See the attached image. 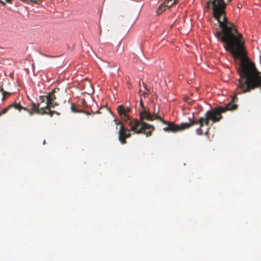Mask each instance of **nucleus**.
<instances>
[{
	"mask_svg": "<svg viewBox=\"0 0 261 261\" xmlns=\"http://www.w3.org/2000/svg\"><path fill=\"white\" fill-rule=\"evenodd\" d=\"M227 5L224 1H207L206 7L208 8L212 6L213 16L221 29L215 33V36L223 43L226 51L234 58L241 60L238 69L240 76L237 92L239 94L261 87V75L255 64L246 57L245 41L242 34L226 18L225 10Z\"/></svg>",
	"mask_w": 261,
	"mask_h": 261,
	"instance_id": "obj_1",
	"label": "nucleus"
},
{
	"mask_svg": "<svg viewBox=\"0 0 261 261\" xmlns=\"http://www.w3.org/2000/svg\"><path fill=\"white\" fill-rule=\"evenodd\" d=\"M59 91V88H55L47 95L40 96L39 97L40 102L37 104L33 102L30 109L22 107L20 103L16 102L10 105V108L14 107L19 111L21 110H24L28 111L31 115L36 113L40 115L48 114L50 116H53L54 114L59 115L60 113L58 112L50 110L51 108H54L56 106L59 105V103L55 101L56 99L55 93Z\"/></svg>",
	"mask_w": 261,
	"mask_h": 261,
	"instance_id": "obj_2",
	"label": "nucleus"
},
{
	"mask_svg": "<svg viewBox=\"0 0 261 261\" xmlns=\"http://www.w3.org/2000/svg\"><path fill=\"white\" fill-rule=\"evenodd\" d=\"M139 119H134L129 121V126L131 130L137 134H144L146 137H149L154 130V127L147 123L145 121H152L154 119L160 120L161 117L159 115V109L156 112L154 110L151 114L148 109L141 110L139 113Z\"/></svg>",
	"mask_w": 261,
	"mask_h": 261,
	"instance_id": "obj_3",
	"label": "nucleus"
},
{
	"mask_svg": "<svg viewBox=\"0 0 261 261\" xmlns=\"http://www.w3.org/2000/svg\"><path fill=\"white\" fill-rule=\"evenodd\" d=\"M159 120L163 124L166 125V126L163 128V130L165 132L176 133L189 128V125L188 122L181 123L180 124H175L174 122L164 120L161 117Z\"/></svg>",
	"mask_w": 261,
	"mask_h": 261,
	"instance_id": "obj_4",
	"label": "nucleus"
},
{
	"mask_svg": "<svg viewBox=\"0 0 261 261\" xmlns=\"http://www.w3.org/2000/svg\"><path fill=\"white\" fill-rule=\"evenodd\" d=\"M159 120L163 124L166 125V126L163 128V130L165 132L176 133L189 128V125L188 122L181 123L180 124H175L174 122L164 120L161 117Z\"/></svg>",
	"mask_w": 261,
	"mask_h": 261,
	"instance_id": "obj_5",
	"label": "nucleus"
},
{
	"mask_svg": "<svg viewBox=\"0 0 261 261\" xmlns=\"http://www.w3.org/2000/svg\"><path fill=\"white\" fill-rule=\"evenodd\" d=\"M224 113L222 106H219L206 112L205 114L213 123L219 122L222 119L221 114Z\"/></svg>",
	"mask_w": 261,
	"mask_h": 261,
	"instance_id": "obj_6",
	"label": "nucleus"
},
{
	"mask_svg": "<svg viewBox=\"0 0 261 261\" xmlns=\"http://www.w3.org/2000/svg\"><path fill=\"white\" fill-rule=\"evenodd\" d=\"M210 121L211 120L205 114L204 117H201L197 120L194 119H189V121L188 123L189 125V128L194 125L199 124V126L196 129V133L198 135H202L203 134L202 127L204 125H207Z\"/></svg>",
	"mask_w": 261,
	"mask_h": 261,
	"instance_id": "obj_7",
	"label": "nucleus"
},
{
	"mask_svg": "<svg viewBox=\"0 0 261 261\" xmlns=\"http://www.w3.org/2000/svg\"><path fill=\"white\" fill-rule=\"evenodd\" d=\"M114 121L115 122L116 124L120 125V128L118 132L119 141L122 144H125L126 143V139L131 137L130 131L132 130H131V128L130 129H128L125 128L124 125L116 119H114Z\"/></svg>",
	"mask_w": 261,
	"mask_h": 261,
	"instance_id": "obj_8",
	"label": "nucleus"
},
{
	"mask_svg": "<svg viewBox=\"0 0 261 261\" xmlns=\"http://www.w3.org/2000/svg\"><path fill=\"white\" fill-rule=\"evenodd\" d=\"M117 110L121 119L129 125V121H132L133 119L127 114L130 111V108L125 107L123 105H119L117 107Z\"/></svg>",
	"mask_w": 261,
	"mask_h": 261,
	"instance_id": "obj_9",
	"label": "nucleus"
},
{
	"mask_svg": "<svg viewBox=\"0 0 261 261\" xmlns=\"http://www.w3.org/2000/svg\"><path fill=\"white\" fill-rule=\"evenodd\" d=\"M171 1H164L162 3L158 9L156 10V13L157 15H159L162 14L167 9L169 8L170 7L176 4L177 1H173L172 3L169 4Z\"/></svg>",
	"mask_w": 261,
	"mask_h": 261,
	"instance_id": "obj_10",
	"label": "nucleus"
},
{
	"mask_svg": "<svg viewBox=\"0 0 261 261\" xmlns=\"http://www.w3.org/2000/svg\"><path fill=\"white\" fill-rule=\"evenodd\" d=\"M237 99L238 98L236 96H234L231 101L228 103L225 107L222 106V108L224 109V113L226 111H233L237 109L238 106L234 103V102L237 101Z\"/></svg>",
	"mask_w": 261,
	"mask_h": 261,
	"instance_id": "obj_11",
	"label": "nucleus"
},
{
	"mask_svg": "<svg viewBox=\"0 0 261 261\" xmlns=\"http://www.w3.org/2000/svg\"><path fill=\"white\" fill-rule=\"evenodd\" d=\"M0 92H2V95H3V100H4V99L5 98L6 95H9V93L6 92V91H5L3 88L2 87H0Z\"/></svg>",
	"mask_w": 261,
	"mask_h": 261,
	"instance_id": "obj_12",
	"label": "nucleus"
},
{
	"mask_svg": "<svg viewBox=\"0 0 261 261\" xmlns=\"http://www.w3.org/2000/svg\"><path fill=\"white\" fill-rule=\"evenodd\" d=\"M41 1H29V4H31L32 6H36V5H39L40 4Z\"/></svg>",
	"mask_w": 261,
	"mask_h": 261,
	"instance_id": "obj_13",
	"label": "nucleus"
},
{
	"mask_svg": "<svg viewBox=\"0 0 261 261\" xmlns=\"http://www.w3.org/2000/svg\"><path fill=\"white\" fill-rule=\"evenodd\" d=\"M10 106L9 107H8L7 108L2 110L1 112H0V116H1L2 115H3L4 114H5L6 113H7L8 110L10 109Z\"/></svg>",
	"mask_w": 261,
	"mask_h": 261,
	"instance_id": "obj_14",
	"label": "nucleus"
},
{
	"mask_svg": "<svg viewBox=\"0 0 261 261\" xmlns=\"http://www.w3.org/2000/svg\"><path fill=\"white\" fill-rule=\"evenodd\" d=\"M71 109L73 112H78V111L76 110L75 106L73 103L71 106Z\"/></svg>",
	"mask_w": 261,
	"mask_h": 261,
	"instance_id": "obj_15",
	"label": "nucleus"
},
{
	"mask_svg": "<svg viewBox=\"0 0 261 261\" xmlns=\"http://www.w3.org/2000/svg\"><path fill=\"white\" fill-rule=\"evenodd\" d=\"M140 106H141V110L147 109L144 107L142 100H140Z\"/></svg>",
	"mask_w": 261,
	"mask_h": 261,
	"instance_id": "obj_16",
	"label": "nucleus"
},
{
	"mask_svg": "<svg viewBox=\"0 0 261 261\" xmlns=\"http://www.w3.org/2000/svg\"><path fill=\"white\" fill-rule=\"evenodd\" d=\"M186 100L188 103H189L191 105H192L194 102V100L190 99L189 98H187Z\"/></svg>",
	"mask_w": 261,
	"mask_h": 261,
	"instance_id": "obj_17",
	"label": "nucleus"
},
{
	"mask_svg": "<svg viewBox=\"0 0 261 261\" xmlns=\"http://www.w3.org/2000/svg\"><path fill=\"white\" fill-rule=\"evenodd\" d=\"M243 6V4H241V3H238V5H237V7L239 8V9H241Z\"/></svg>",
	"mask_w": 261,
	"mask_h": 261,
	"instance_id": "obj_18",
	"label": "nucleus"
},
{
	"mask_svg": "<svg viewBox=\"0 0 261 261\" xmlns=\"http://www.w3.org/2000/svg\"><path fill=\"white\" fill-rule=\"evenodd\" d=\"M0 3L2 4V5L4 6L6 5V3L4 1H1Z\"/></svg>",
	"mask_w": 261,
	"mask_h": 261,
	"instance_id": "obj_19",
	"label": "nucleus"
},
{
	"mask_svg": "<svg viewBox=\"0 0 261 261\" xmlns=\"http://www.w3.org/2000/svg\"><path fill=\"white\" fill-rule=\"evenodd\" d=\"M210 128H208L207 129L206 132L205 133V135L207 136L208 134V131H209Z\"/></svg>",
	"mask_w": 261,
	"mask_h": 261,
	"instance_id": "obj_20",
	"label": "nucleus"
},
{
	"mask_svg": "<svg viewBox=\"0 0 261 261\" xmlns=\"http://www.w3.org/2000/svg\"><path fill=\"white\" fill-rule=\"evenodd\" d=\"M143 85H144V87L145 88L146 90L148 91V89L146 87V85L144 83H143Z\"/></svg>",
	"mask_w": 261,
	"mask_h": 261,
	"instance_id": "obj_21",
	"label": "nucleus"
},
{
	"mask_svg": "<svg viewBox=\"0 0 261 261\" xmlns=\"http://www.w3.org/2000/svg\"><path fill=\"white\" fill-rule=\"evenodd\" d=\"M6 2H8V3H11V1H6Z\"/></svg>",
	"mask_w": 261,
	"mask_h": 261,
	"instance_id": "obj_22",
	"label": "nucleus"
},
{
	"mask_svg": "<svg viewBox=\"0 0 261 261\" xmlns=\"http://www.w3.org/2000/svg\"><path fill=\"white\" fill-rule=\"evenodd\" d=\"M144 94H148V93H147H147H146V92H144Z\"/></svg>",
	"mask_w": 261,
	"mask_h": 261,
	"instance_id": "obj_23",
	"label": "nucleus"
}]
</instances>
